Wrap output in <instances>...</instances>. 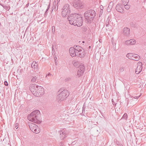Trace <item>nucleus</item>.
<instances>
[{"label": "nucleus", "mask_w": 146, "mask_h": 146, "mask_svg": "<svg viewBox=\"0 0 146 146\" xmlns=\"http://www.w3.org/2000/svg\"><path fill=\"white\" fill-rule=\"evenodd\" d=\"M70 24L80 27L82 25V20L81 15L76 13H72L68 18Z\"/></svg>", "instance_id": "f257e3e1"}, {"label": "nucleus", "mask_w": 146, "mask_h": 146, "mask_svg": "<svg viewBox=\"0 0 146 146\" xmlns=\"http://www.w3.org/2000/svg\"><path fill=\"white\" fill-rule=\"evenodd\" d=\"M40 116V111L38 110H35L31 112L29 115H28V118L30 121L40 124L41 121L39 120V117Z\"/></svg>", "instance_id": "f03ea898"}, {"label": "nucleus", "mask_w": 146, "mask_h": 146, "mask_svg": "<svg viewBox=\"0 0 146 146\" xmlns=\"http://www.w3.org/2000/svg\"><path fill=\"white\" fill-rule=\"evenodd\" d=\"M84 15L86 22L90 23L93 20L95 16V13L93 10H89L85 12Z\"/></svg>", "instance_id": "7ed1b4c3"}, {"label": "nucleus", "mask_w": 146, "mask_h": 146, "mask_svg": "<svg viewBox=\"0 0 146 146\" xmlns=\"http://www.w3.org/2000/svg\"><path fill=\"white\" fill-rule=\"evenodd\" d=\"M62 90V89H60L58 92V95L57 96V99L59 101L64 100L69 95V93L67 90Z\"/></svg>", "instance_id": "20e7f679"}, {"label": "nucleus", "mask_w": 146, "mask_h": 146, "mask_svg": "<svg viewBox=\"0 0 146 146\" xmlns=\"http://www.w3.org/2000/svg\"><path fill=\"white\" fill-rule=\"evenodd\" d=\"M62 15L63 17H65L70 13V5L66 4L64 5L62 9Z\"/></svg>", "instance_id": "39448f33"}, {"label": "nucleus", "mask_w": 146, "mask_h": 146, "mask_svg": "<svg viewBox=\"0 0 146 146\" xmlns=\"http://www.w3.org/2000/svg\"><path fill=\"white\" fill-rule=\"evenodd\" d=\"M76 52L79 54V57H83L84 56L85 53L82 48L78 45H74L73 47Z\"/></svg>", "instance_id": "423d86ee"}, {"label": "nucleus", "mask_w": 146, "mask_h": 146, "mask_svg": "<svg viewBox=\"0 0 146 146\" xmlns=\"http://www.w3.org/2000/svg\"><path fill=\"white\" fill-rule=\"evenodd\" d=\"M44 93V89L41 86H36V90L34 93V95L36 96H40Z\"/></svg>", "instance_id": "0eeeda50"}, {"label": "nucleus", "mask_w": 146, "mask_h": 146, "mask_svg": "<svg viewBox=\"0 0 146 146\" xmlns=\"http://www.w3.org/2000/svg\"><path fill=\"white\" fill-rule=\"evenodd\" d=\"M29 127L30 130L33 132L38 133L40 132V131L39 127L36 125L31 123L29 124Z\"/></svg>", "instance_id": "6e6552de"}, {"label": "nucleus", "mask_w": 146, "mask_h": 146, "mask_svg": "<svg viewBox=\"0 0 146 146\" xmlns=\"http://www.w3.org/2000/svg\"><path fill=\"white\" fill-rule=\"evenodd\" d=\"M126 56L129 59L135 61H138L140 59V57L138 54L128 53Z\"/></svg>", "instance_id": "1a4fd4ad"}, {"label": "nucleus", "mask_w": 146, "mask_h": 146, "mask_svg": "<svg viewBox=\"0 0 146 146\" xmlns=\"http://www.w3.org/2000/svg\"><path fill=\"white\" fill-rule=\"evenodd\" d=\"M84 4L79 0H75L73 3V6L77 9H82L84 7Z\"/></svg>", "instance_id": "9d476101"}, {"label": "nucleus", "mask_w": 146, "mask_h": 146, "mask_svg": "<svg viewBox=\"0 0 146 146\" xmlns=\"http://www.w3.org/2000/svg\"><path fill=\"white\" fill-rule=\"evenodd\" d=\"M141 96V95L139 96H135L134 97V98H132L131 100L128 101L127 106L128 107L133 106L135 104L136 102H135V99L138 98Z\"/></svg>", "instance_id": "9b49d317"}, {"label": "nucleus", "mask_w": 146, "mask_h": 146, "mask_svg": "<svg viewBox=\"0 0 146 146\" xmlns=\"http://www.w3.org/2000/svg\"><path fill=\"white\" fill-rule=\"evenodd\" d=\"M69 52L72 57H73L76 56L79 57V54L77 53V52H76L73 47H71L70 48Z\"/></svg>", "instance_id": "f8f14e48"}, {"label": "nucleus", "mask_w": 146, "mask_h": 146, "mask_svg": "<svg viewBox=\"0 0 146 146\" xmlns=\"http://www.w3.org/2000/svg\"><path fill=\"white\" fill-rule=\"evenodd\" d=\"M136 43V41L134 39H131L129 40H127L125 41L124 44L125 45L128 46L135 44Z\"/></svg>", "instance_id": "ddd939ff"}, {"label": "nucleus", "mask_w": 146, "mask_h": 146, "mask_svg": "<svg viewBox=\"0 0 146 146\" xmlns=\"http://www.w3.org/2000/svg\"><path fill=\"white\" fill-rule=\"evenodd\" d=\"M138 65L137 68L135 70V72L136 74H139L142 70V63L141 62H139L138 63Z\"/></svg>", "instance_id": "4468645a"}, {"label": "nucleus", "mask_w": 146, "mask_h": 146, "mask_svg": "<svg viewBox=\"0 0 146 146\" xmlns=\"http://www.w3.org/2000/svg\"><path fill=\"white\" fill-rule=\"evenodd\" d=\"M123 6L121 4H117L116 7V9L117 11L121 13H124Z\"/></svg>", "instance_id": "2eb2a0df"}, {"label": "nucleus", "mask_w": 146, "mask_h": 146, "mask_svg": "<svg viewBox=\"0 0 146 146\" xmlns=\"http://www.w3.org/2000/svg\"><path fill=\"white\" fill-rule=\"evenodd\" d=\"M123 33L126 36H129L130 34V29L127 27H125L123 30Z\"/></svg>", "instance_id": "dca6fc26"}, {"label": "nucleus", "mask_w": 146, "mask_h": 146, "mask_svg": "<svg viewBox=\"0 0 146 146\" xmlns=\"http://www.w3.org/2000/svg\"><path fill=\"white\" fill-rule=\"evenodd\" d=\"M66 137V132L65 131H62L60 132V137L62 140L64 139Z\"/></svg>", "instance_id": "f3484780"}, {"label": "nucleus", "mask_w": 146, "mask_h": 146, "mask_svg": "<svg viewBox=\"0 0 146 146\" xmlns=\"http://www.w3.org/2000/svg\"><path fill=\"white\" fill-rule=\"evenodd\" d=\"M38 64L35 61H33L31 63V66L32 68L35 70H38Z\"/></svg>", "instance_id": "a211bd4d"}, {"label": "nucleus", "mask_w": 146, "mask_h": 146, "mask_svg": "<svg viewBox=\"0 0 146 146\" xmlns=\"http://www.w3.org/2000/svg\"><path fill=\"white\" fill-rule=\"evenodd\" d=\"M35 85H33L29 87V89L30 91L33 92V94H34V92H35L36 90V86Z\"/></svg>", "instance_id": "6ab92c4d"}, {"label": "nucleus", "mask_w": 146, "mask_h": 146, "mask_svg": "<svg viewBox=\"0 0 146 146\" xmlns=\"http://www.w3.org/2000/svg\"><path fill=\"white\" fill-rule=\"evenodd\" d=\"M37 78V77L36 76H31V82L33 83L36 82H38Z\"/></svg>", "instance_id": "aec40b11"}, {"label": "nucleus", "mask_w": 146, "mask_h": 146, "mask_svg": "<svg viewBox=\"0 0 146 146\" xmlns=\"http://www.w3.org/2000/svg\"><path fill=\"white\" fill-rule=\"evenodd\" d=\"M78 70H80L83 71L84 72V66L83 65H80L79 66Z\"/></svg>", "instance_id": "412c9836"}, {"label": "nucleus", "mask_w": 146, "mask_h": 146, "mask_svg": "<svg viewBox=\"0 0 146 146\" xmlns=\"http://www.w3.org/2000/svg\"><path fill=\"white\" fill-rule=\"evenodd\" d=\"M84 72V71H82V70H78L77 72V75L78 77H80L82 75Z\"/></svg>", "instance_id": "4be33fe9"}, {"label": "nucleus", "mask_w": 146, "mask_h": 146, "mask_svg": "<svg viewBox=\"0 0 146 146\" xmlns=\"http://www.w3.org/2000/svg\"><path fill=\"white\" fill-rule=\"evenodd\" d=\"M0 5H1L6 9L7 10H9L10 9V7H9L7 6L6 5H3L1 4H0Z\"/></svg>", "instance_id": "5701e85b"}, {"label": "nucleus", "mask_w": 146, "mask_h": 146, "mask_svg": "<svg viewBox=\"0 0 146 146\" xmlns=\"http://www.w3.org/2000/svg\"><path fill=\"white\" fill-rule=\"evenodd\" d=\"M129 1V0H121L122 4L123 5L125 4H127Z\"/></svg>", "instance_id": "b1692460"}, {"label": "nucleus", "mask_w": 146, "mask_h": 146, "mask_svg": "<svg viewBox=\"0 0 146 146\" xmlns=\"http://www.w3.org/2000/svg\"><path fill=\"white\" fill-rule=\"evenodd\" d=\"M128 116L126 113H125L121 118V119H124L125 120H127V119Z\"/></svg>", "instance_id": "393cba45"}, {"label": "nucleus", "mask_w": 146, "mask_h": 146, "mask_svg": "<svg viewBox=\"0 0 146 146\" xmlns=\"http://www.w3.org/2000/svg\"><path fill=\"white\" fill-rule=\"evenodd\" d=\"M106 30H107V31L109 30L110 29V27H111V26L108 23H106Z\"/></svg>", "instance_id": "a878e982"}, {"label": "nucleus", "mask_w": 146, "mask_h": 146, "mask_svg": "<svg viewBox=\"0 0 146 146\" xmlns=\"http://www.w3.org/2000/svg\"><path fill=\"white\" fill-rule=\"evenodd\" d=\"M113 5V3L112 2H110L108 8L111 9H112Z\"/></svg>", "instance_id": "bb28decb"}, {"label": "nucleus", "mask_w": 146, "mask_h": 146, "mask_svg": "<svg viewBox=\"0 0 146 146\" xmlns=\"http://www.w3.org/2000/svg\"><path fill=\"white\" fill-rule=\"evenodd\" d=\"M123 5L124 6L125 8L126 9H129L131 7L130 5H127V4H125Z\"/></svg>", "instance_id": "cd10ccee"}, {"label": "nucleus", "mask_w": 146, "mask_h": 146, "mask_svg": "<svg viewBox=\"0 0 146 146\" xmlns=\"http://www.w3.org/2000/svg\"><path fill=\"white\" fill-rule=\"evenodd\" d=\"M124 69V67L123 66H121L119 68V70L120 72H123Z\"/></svg>", "instance_id": "c85d7f7f"}, {"label": "nucleus", "mask_w": 146, "mask_h": 146, "mask_svg": "<svg viewBox=\"0 0 146 146\" xmlns=\"http://www.w3.org/2000/svg\"><path fill=\"white\" fill-rule=\"evenodd\" d=\"M85 103H84L83 105V110H82V113H83L84 112V111H85V108H86V105Z\"/></svg>", "instance_id": "c756f323"}, {"label": "nucleus", "mask_w": 146, "mask_h": 146, "mask_svg": "<svg viewBox=\"0 0 146 146\" xmlns=\"http://www.w3.org/2000/svg\"><path fill=\"white\" fill-rule=\"evenodd\" d=\"M71 80V78L70 77H68L66 78L65 79V81L66 82L70 81Z\"/></svg>", "instance_id": "7c9ffc66"}, {"label": "nucleus", "mask_w": 146, "mask_h": 146, "mask_svg": "<svg viewBox=\"0 0 146 146\" xmlns=\"http://www.w3.org/2000/svg\"><path fill=\"white\" fill-rule=\"evenodd\" d=\"M52 74L50 73H49L48 74H47L46 76V78H48V76H51Z\"/></svg>", "instance_id": "2f4dec72"}, {"label": "nucleus", "mask_w": 146, "mask_h": 146, "mask_svg": "<svg viewBox=\"0 0 146 146\" xmlns=\"http://www.w3.org/2000/svg\"><path fill=\"white\" fill-rule=\"evenodd\" d=\"M4 84L6 86H7L8 85L7 82L6 81H5L4 82Z\"/></svg>", "instance_id": "473e14b6"}, {"label": "nucleus", "mask_w": 146, "mask_h": 146, "mask_svg": "<svg viewBox=\"0 0 146 146\" xmlns=\"http://www.w3.org/2000/svg\"><path fill=\"white\" fill-rule=\"evenodd\" d=\"M111 101H112V104H113V105H116V103H115L114 101H113V99H112V100H111Z\"/></svg>", "instance_id": "72a5a7b5"}, {"label": "nucleus", "mask_w": 146, "mask_h": 146, "mask_svg": "<svg viewBox=\"0 0 146 146\" xmlns=\"http://www.w3.org/2000/svg\"><path fill=\"white\" fill-rule=\"evenodd\" d=\"M15 127L16 129H17L18 127V124L17 123L16 124V125H15Z\"/></svg>", "instance_id": "f704fd0d"}, {"label": "nucleus", "mask_w": 146, "mask_h": 146, "mask_svg": "<svg viewBox=\"0 0 146 146\" xmlns=\"http://www.w3.org/2000/svg\"><path fill=\"white\" fill-rule=\"evenodd\" d=\"M49 9V7H47V9H46V11L45 13V15L47 13V11Z\"/></svg>", "instance_id": "c9c22d12"}, {"label": "nucleus", "mask_w": 146, "mask_h": 146, "mask_svg": "<svg viewBox=\"0 0 146 146\" xmlns=\"http://www.w3.org/2000/svg\"><path fill=\"white\" fill-rule=\"evenodd\" d=\"M29 5V3H27V5H26V7H28Z\"/></svg>", "instance_id": "e433bc0d"}, {"label": "nucleus", "mask_w": 146, "mask_h": 146, "mask_svg": "<svg viewBox=\"0 0 146 146\" xmlns=\"http://www.w3.org/2000/svg\"><path fill=\"white\" fill-rule=\"evenodd\" d=\"M63 143H61V146H63Z\"/></svg>", "instance_id": "4c0bfd02"}, {"label": "nucleus", "mask_w": 146, "mask_h": 146, "mask_svg": "<svg viewBox=\"0 0 146 146\" xmlns=\"http://www.w3.org/2000/svg\"><path fill=\"white\" fill-rule=\"evenodd\" d=\"M47 7H49V8L50 7V4H49V5H48V6Z\"/></svg>", "instance_id": "58836bf2"}, {"label": "nucleus", "mask_w": 146, "mask_h": 146, "mask_svg": "<svg viewBox=\"0 0 146 146\" xmlns=\"http://www.w3.org/2000/svg\"><path fill=\"white\" fill-rule=\"evenodd\" d=\"M54 29V27L53 26L52 27V29Z\"/></svg>", "instance_id": "ea45409f"}, {"label": "nucleus", "mask_w": 146, "mask_h": 146, "mask_svg": "<svg viewBox=\"0 0 146 146\" xmlns=\"http://www.w3.org/2000/svg\"><path fill=\"white\" fill-rule=\"evenodd\" d=\"M77 19H75V21H77V20H78Z\"/></svg>", "instance_id": "a19ab883"}, {"label": "nucleus", "mask_w": 146, "mask_h": 146, "mask_svg": "<svg viewBox=\"0 0 146 146\" xmlns=\"http://www.w3.org/2000/svg\"><path fill=\"white\" fill-rule=\"evenodd\" d=\"M89 105H91V104H88V106H89Z\"/></svg>", "instance_id": "79ce46f5"}, {"label": "nucleus", "mask_w": 146, "mask_h": 146, "mask_svg": "<svg viewBox=\"0 0 146 146\" xmlns=\"http://www.w3.org/2000/svg\"><path fill=\"white\" fill-rule=\"evenodd\" d=\"M82 42H83V43H84V41H83Z\"/></svg>", "instance_id": "37998d69"}, {"label": "nucleus", "mask_w": 146, "mask_h": 146, "mask_svg": "<svg viewBox=\"0 0 146 146\" xmlns=\"http://www.w3.org/2000/svg\"><path fill=\"white\" fill-rule=\"evenodd\" d=\"M57 7H58V6H57ZM58 9V8H57V9Z\"/></svg>", "instance_id": "c03bdc74"}, {"label": "nucleus", "mask_w": 146, "mask_h": 146, "mask_svg": "<svg viewBox=\"0 0 146 146\" xmlns=\"http://www.w3.org/2000/svg\"><path fill=\"white\" fill-rule=\"evenodd\" d=\"M48 78H47V79H48Z\"/></svg>", "instance_id": "a18cd8bd"}, {"label": "nucleus", "mask_w": 146, "mask_h": 146, "mask_svg": "<svg viewBox=\"0 0 146 146\" xmlns=\"http://www.w3.org/2000/svg\"><path fill=\"white\" fill-rule=\"evenodd\" d=\"M90 48V46H89V48Z\"/></svg>", "instance_id": "49530a36"}, {"label": "nucleus", "mask_w": 146, "mask_h": 146, "mask_svg": "<svg viewBox=\"0 0 146 146\" xmlns=\"http://www.w3.org/2000/svg\"><path fill=\"white\" fill-rule=\"evenodd\" d=\"M60 0H59V1Z\"/></svg>", "instance_id": "de8ad7c7"}]
</instances>
